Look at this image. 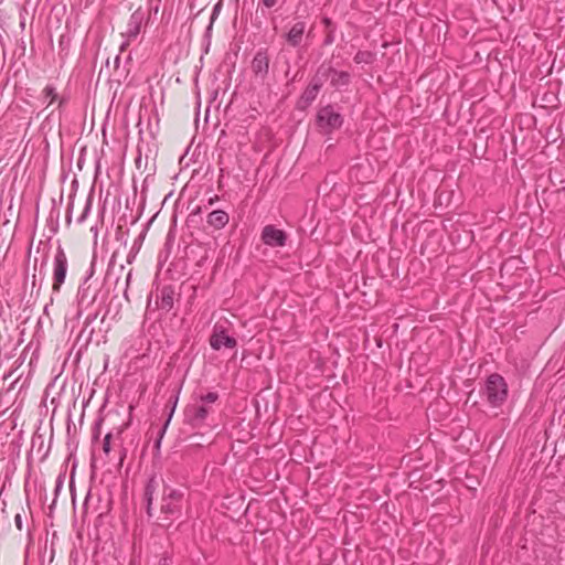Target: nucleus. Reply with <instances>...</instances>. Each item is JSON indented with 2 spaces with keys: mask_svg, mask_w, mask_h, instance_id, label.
Listing matches in <instances>:
<instances>
[{
  "mask_svg": "<svg viewBox=\"0 0 565 565\" xmlns=\"http://www.w3.org/2000/svg\"><path fill=\"white\" fill-rule=\"evenodd\" d=\"M158 487V482L154 477L150 478L145 487V501L146 503H152L154 493Z\"/></svg>",
  "mask_w": 565,
  "mask_h": 565,
  "instance_id": "f3484780",
  "label": "nucleus"
},
{
  "mask_svg": "<svg viewBox=\"0 0 565 565\" xmlns=\"http://www.w3.org/2000/svg\"><path fill=\"white\" fill-rule=\"evenodd\" d=\"M89 211H90V202L88 201V202L86 203V205H85V209H84V211H83L82 215L78 217V220H77V221H78L79 223L84 222V220H85V218H86V216L88 215Z\"/></svg>",
  "mask_w": 565,
  "mask_h": 565,
  "instance_id": "4be33fe9",
  "label": "nucleus"
},
{
  "mask_svg": "<svg viewBox=\"0 0 565 565\" xmlns=\"http://www.w3.org/2000/svg\"><path fill=\"white\" fill-rule=\"evenodd\" d=\"M159 565H172V561L170 558L164 557L159 562Z\"/></svg>",
  "mask_w": 565,
  "mask_h": 565,
  "instance_id": "7c9ffc66",
  "label": "nucleus"
},
{
  "mask_svg": "<svg viewBox=\"0 0 565 565\" xmlns=\"http://www.w3.org/2000/svg\"><path fill=\"white\" fill-rule=\"evenodd\" d=\"M260 239L265 245L277 248L286 245L288 235L285 231L269 224L263 227Z\"/></svg>",
  "mask_w": 565,
  "mask_h": 565,
  "instance_id": "0eeeda50",
  "label": "nucleus"
},
{
  "mask_svg": "<svg viewBox=\"0 0 565 565\" xmlns=\"http://www.w3.org/2000/svg\"><path fill=\"white\" fill-rule=\"evenodd\" d=\"M14 523H15L17 529H18L19 531H22L23 523H22V516H21V514H19V513H18V514L14 516Z\"/></svg>",
  "mask_w": 565,
  "mask_h": 565,
  "instance_id": "b1692460",
  "label": "nucleus"
},
{
  "mask_svg": "<svg viewBox=\"0 0 565 565\" xmlns=\"http://www.w3.org/2000/svg\"><path fill=\"white\" fill-rule=\"evenodd\" d=\"M119 61H120V57L119 56H116L115 58V64L118 65L119 64Z\"/></svg>",
  "mask_w": 565,
  "mask_h": 565,
  "instance_id": "f704fd0d",
  "label": "nucleus"
},
{
  "mask_svg": "<svg viewBox=\"0 0 565 565\" xmlns=\"http://www.w3.org/2000/svg\"><path fill=\"white\" fill-rule=\"evenodd\" d=\"M121 433H122V428H120V429H118V430H117V434H116V435H117V438H120Z\"/></svg>",
  "mask_w": 565,
  "mask_h": 565,
  "instance_id": "72a5a7b5",
  "label": "nucleus"
},
{
  "mask_svg": "<svg viewBox=\"0 0 565 565\" xmlns=\"http://www.w3.org/2000/svg\"><path fill=\"white\" fill-rule=\"evenodd\" d=\"M484 395L491 407H500L508 398V384L498 373L490 374L484 384Z\"/></svg>",
  "mask_w": 565,
  "mask_h": 565,
  "instance_id": "f03ea898",
  "label": "nucleus"
},
{
  "mask_svg": "<svg viewBox=\"0 0 565 565\" xmlns=\"http://www.w3.org/2000/svg\"><path fill=\"white\" fill-rule=\"evenodd\" d=\"M143 20V14L140 10L135 11L131 13L126 31L121 33L124 38L135 40L138 34L140 33L141 24Z\"/></svg>",
  "mask_w": 565,
  "mask_h": 565,
  "instance_id": "9d476101",
  "label": "nucleus"
},
{
  "mask_svg": "<svg viewBox=\"0 0 565 565\" xmlns=\"http://www.w3.org/2000/svg\"><path fill=\"white\" fill-rule=\"evenodd\" d=\"M210 345L215 351H218L222 348L234 349L237 345V341L234 337L226 333L224 326L216 323L213 327V331L210 337Z\"/></svg>",
  "mask_w": 565,
  "mask_h": 565,
  "instance_id": "423d86ee",
  "label": "nucleus"
},
{
  "mask_svg": "<svg viewBox=\"0 0 565 565\" xmlns=\"http://www.w3.org/2000/svg\"><path fill=\"white\" fill-rule=\"evenodd\" d=\"M328 73H330V64H321L312 77L310 85L320 90L324 82L328 81Z\"/></svg>",
  "mask_w": 565,
  "mask_h": 565,
  "instance_id": "dca6fc26",
  "label": "nucleus"
},
{
  "mask_svg": "<svg viewBox=\"0 0 565 565\" xmlns=\"http://www.w3.org/2000/svg\"><path fill=\"white\" fill-rule=\"evenodd\" d=\"M36 281H40V277L38 278L36 275L34 274L33 275V280H32V287H35Z\"/></svg>",
  "mask_w": 565,
  "mask_h": 565,
  "instance_id": "2f4dec72",
  "label": "nucleus"
},
{
  "mask_svg": "<svg viewBox=\"0 0 565 565\" xmlns=\"http://www.w3.org/2000/svg\"><path fill=\"white\" fill-rule=\"evenodd\" d=\"M36 263H38V259L35 258L34 259V270H36Z\"/></svg>",
  "mask_w": 565,
  "mask_h": 565,
  "instance_id": "e433bc0d",
  "label": "nucleus"
},
{
  "mask_svg": "<svg viewBox=\"0 0 565 565\" xmlns=\"http://www.w3.org/2000/svg\"><path fill=\"white\" fill-rule=\"evenodd\" d=\"M328 79L330 81V85L334 89H342L348 87L351 83V75L345 71H338L330 65V73H328Z\"/></svg>",
  "mask_w": 565,
  "mask_h": 565,
  "instance_id": "9b49d317",
  "label": "nucleus"
},
{
  "mask_svg": "<svg viewBox=\"0 0 565 565\" xmlns=\"http://www.w3.org/2000/svg\"><path fill=\"white\" fill-rule=\"evenodd\" d=\"M174 289L170 285H166L159 288L156 292V300L152 306L151 297L148 299L147 308L150 309H160L164 312H169L173 308L174 303Z\"/></svg>",
  "mask_w": 565,
  "mask_h": 565,
  "instance_id": "39448f33",
  "label": "nucleus"
},
{
  "mask_svg": "<svg viewBox=\"0 0 565 565\" xmlns=\"http://www.w3.org/2000/svg\"><path fill=\"white\" fill-rule=\"evenodd\" d=\"M211 407L204 404H194L185 408V422L193 428H200L204 425Z\"/></svg>",
  "mask_w": 565,
  "mask_h": 565,
  "instance_id": "6e6552de",
  "label": "nucleus"
},
{
  "mask_svg": "<svg viewBox=\"0 0 565 565\" xmlns=\"http://www.w3.org/2000/svg\"><path fill=\"white\" fill-rule=\"evenodd\" d=\"M200 399L204 405L213 404L218 399V394L216 392H209L207 394L202 395Z\"/></svg>",
  "mask_w": 565,
  "mask_h": 565,
  "instance_id": "412c9836",
  "label": "nucleus"
},
{
  "mask_svg": "<svg viewBox=\"0 0 565 565\" xmlns=\"http://www.w3.org/2000/svg\"><path fill=\"white\" fill-rule=\"evenodd\" d=\"M250 68L256 78L264 81L269 72V56L267 50H259L253 57Z\"/></svg>",
  "mask_w": 565,
  "mask_h": 565,
  "instance_id": "1a4fd4ad",
  "label": "nucleus"
},
{
  "mask_svg": "<svg viewBox=\"0 0 565 565\" xmlns=\"http://www.w3.org/2000/svg\"><path fill=\"white\" fill-rule=\"evenodd\" d=\"M125 39L126 40L120 44V47H119L120 52H124L130 44L131 39H127V38H125Z\"/></svg>",
  "mask_w": 565,
  "mask_h": 565,
  "instance_id": "cd10ccee",
  "label": "nucleus"
},
{
  "mask_svg": "<svg viewBox=\"0 0 565 565\" xmlns=\"http://www.w3.org/2000/svg\"><path fill=\"white\" fill-rule=\"evenodd\" d=\"M230 222L228 214L223 210H215L209 213L206 223L214 230L224 228Z\"/></svg>",
  "mask_w": 565,
  "mask_h": 565,
  "instance_id": "4468645a",
  "label": "nucleus"
},
{
  "mask_svg": "<svg viewBox=\"0 0 565 565\" xmlns=\"http://www.w3.org/2000/svg\"><path fill=\"white\" fill-rule=\"evenodd\" d=\"M179 392H180V390H178L175 394H173V395H171L169 397L168 404L171 405V411H170L169 417H168L167 422L164 423L163 427L159 430V436H158V438L156 440V444H154L157 449L160 448L161 439H162V437H163V435L166 433V429H167V427H168V425H169V423L171 420V417L173 415V412H174V409L177 407V404H178V401H179Z\"/></svg>",
  "mask_w": 565,
  "mask_h": 565,
  "instance_id": "2eb2a0df",
  "label": "nucleus"
},
{
  "mask_svg": "<svg viewBox=\"0 0 565 565\" xmlns=\"http://www.w3.org/2000/svg\"><path fill=\"white\" fill-rule=\"evenodd\" d=\"M85 294H86V289L81 287L78 289V294H77L79 305H82L84 302Z\"/></svg>",
  "mask_w": 565,
  "mask_h": 565,
  "instance_id": "393cba45",
  "label": "nucleus"
},
{
  "mask_svg": "<svg viewBox=\"0 0 565 565\" xmlns=\"http://www.w3.org/2000/svg\"><path fill=\"white\" fill-rule=\"evenodd\" d=\"M68 268V262L67 256L62 248V246H58L56 248L54 260H53V284H52V291L54 294L60 292L62 285L65 281L66 273Z\"/></svg>",
  "mask_w": 565,
  "mask_h": 565,
  "instance_id": "20e7f679",
  "label": "nucleus"
},
{
  "mask_svg": "<svg viewBox=\"0 0 565 565\" xmlns=\"http://www.w3.org/2000/svg\"><path fill=\"white\" fill-rule=\"evenodd\" d=\"M146 513L148 518L153 516L152 503H146Z\"/></svg>",
  "mask_w": 565,
  "mask_h": 565,
  "instance_id": "bb28decb",
  "label": "nucleus"
},
{
  "mask_svg": "<svg viewBox=\"0 0 565 565\" xmlns=\"http://www.w3.org/2000/svg\"><path fill=\"white\" fill-rule=\"evenodd\" d=\"M114 438V434L113 433H107L104 437V440H103V451L106 456H108L110 454V450L111 448L114 447L111 440Z\"/></svg>",
  "mask_w": 565,
  "mask_h": 565,
  "instance_id": "aec40b11",
  "label": "nucleus"
},
{
  "mask_svg": "<svg viewBox=\"0 0 565 565\" xmlns=\"http://www.w3.org/2000/svg\"><path fill=\"white\" fill-rule=\"evenodd\" d=\"M42 96L44 99L49 100L47 106H50L54 102H57V110H58L60 115L62 114L65 105L68 103V97H66L64 95L60 96L58 93L56 92L55 86H53L51 84H47L43 88Z\"/></svg>",
  "mask_w": 565,
  "mask_h": 565,
  "instance_id": "ddd939ff",
  "label": "nucleus"
},
{
  "mask_svg": "<svg viewBox=\"0 0 565 565\" xmlns=\"http://www.w3.org/2000/svg\"><path fill=\"white\" fill-rule=\"evenodd\" d=\"M220 7H221V4H220V3H217V4H215V6H214V8H213V12H212V17H211V20H212V21H213V20L215 19V17L218 14Z\"/></svg>",
  "mask_w": 565,
  "mask_h": 565,
  "instance_id": "c756f323",
  "label": "nucleus"
},
{
  "mask_svg": "<svg viewBox=\"0 0 565 565\" xmlns=\"http://www.w3.org/2000/svg\"><path fill=\"white\" fill-rule=\"evenodd\" d=\"M36 281H40V277L38 278L36 275L34 274L33 275V280H32V287H35Z\"/></svg>",
  "mask_w": 565,
  "mask_h": 565,
  "instance_id": "473e14b6",
  "label": "nucleus"
},
{
  "mask_svg": "<svg viewBox=\"0 0 565 565\" xmlns=\"http://www.w3.org/2000/svg\"><path fill=\"white\" fill-rule=\"evenodd\" d=\"M306 22L303 21H297L295 22L290 30L286 34V41L289 45L292 47H297L301 44L303 34L306 32Z\"/></svg>",
  "mask_w": 565,
  "mask_h": 565,
  "instance_id": "f8f14e48",
  "label": "nucleus"
},
{
  "mask_svg": "<svg viewBox=\"0 0 565 565\" xmlns=\"http://www.w3.org/2000/svg\"><path fill=\"white\" fill-rule=\"evenodd\" d=\"M319 92L320 90L318 88L309 84L301 95V100L306 105H310L317 98Z\"/></svg>",
  "mask_w": 565,
  "mask_h": 565,
  "instance_id": "6ab92c4d",
  "label": "nucleus"
},
{
  "mask_svg": "<svg viewBox=\"0 0 565 565\" xmlns=\"http://www.w3.org/2000/svg\"><path fill=\"white\" fill-rule=\"evenodd\" d=\"M375 58V54L370 51H359L354 55V62L356 64H371Z\"/></svg>",
  "mask_w": 565,
  "mask_h": 565,
  "instance_id": "a211bd4d",
  "label": "nucleus"
},
{
  "mask_svg": "<svg viewBox=\"0 0 565 565\" xmlns=\"http://www.w3.org/2000/svg\"><path fill=\"white\" fill-rule=\"evenodd\" d=\"M100 425H102V419H99V420H97L95 423V428H94V438L95 439L98 438V436H99V427H100Z\"/></svg>",
  "mask_w": 565,
  "mask_h": 565,
  "instance_id": "a878e982",
  "label": "nucleus"
},
{
  "mask_svg": "<svg viewBox=\"0 0 565 565\" xmlns=\"http://www.w3.org/2000/svg\"><path fill=\"white\" fill-rule=\"evenodd\" d=\"M276 3H277V0H263V4L266 8H273L274 6H276Z\"/></svg>",
  "mask_w": 565,
  "mask_h": 565,
  "instance_id": "c85d7f7f",
  "label": "nucleus"
},
{
  "mask_svg": "<svg viewBox=\"0 0 565 565\" xmlns=\"http://www.w3.org/2000/svg\"><path fill=\"white\" fill-rule=\"evenodd\" d=\"M125 456H126V454H125V450H124V451L121 452V455H120V461H122V460H124V457H125Z\"/></svg>",
  "mask_w": 565,
  "mask_h": 565,
  "instance_id": "c9c22d12",
  "label": "nucleus"
},
{
  "mask_svg": "<svg viewBox=\"0 0 565 565\" xmlns=\"http://www.w3.org/2000/svg\"><path fill=\"white\" fill-rule=\"evenodd\" d=\"M343 124V117L333 105H327L317 113V126L324 135H330Z\"/></svg>",
  "mask_w": 565,
  "mask_h": 565,
  "instance_id": "7ed1b4c3",
  "label": "nucleus"
},
{
  "mask_svg": "<svg viewBox=\"0 0 565 565\" xmlns=\"http://www.w3.org/2000/svg\"><path fill=\"white\" fill-rule=\"evenodd\" d=\"M45 265H46V258L42 262L41 267H40V273H39V276H40V285L43 282L44 277H45V273H44V267H45Z\"/></svg>",
  "mask_w": 565,
  "mask_h": 565,
  "instance_id": "5701e85b",
  "label": "nucleus"
},
{
  "mask_svg": "<svg viewBox=\"0 0 565 565\" xmlns=\"http://www.w3.org/2000/svg\"><path fill=\"white\" fill-rule=\"evenodd\" d=\"M183 499V490L164 487L161 498L160 512L162 515H164V520L170 521L169 524H171L173 520L181 518Z\"/></svg>",
  "mask_w": 565,
  "mask_h": 565,
  "instance_id": "f257e3e1",
  "label": "nucleus"
}]
</instances>
